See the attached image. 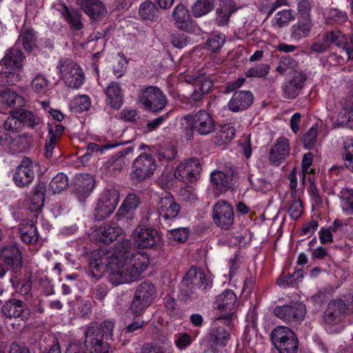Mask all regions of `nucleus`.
Here are the masks:
<instances>
[{
	"label": "nucleus",
	"instance_id": "obj_1",
	"mask_svg": "<svg viewBox=\"0 0 353 353\" xmlns=\"http://www.w3.org/2000/svg\"><path fill=\"white\" fill-rule=\"evenodd\" d=\"M149 265L150 259L148 253L135 249L123 269L112 271L109 281L114 285L129 284L137 281Z\"/></svg>",
	"mask_w": 353,
	"mask_h": 353
},
{
	"label": "nucleus",
	"instance_id": "obj_2",
	"mask_svg": "<svg viewBox=\"0 0 353 353\" xmlns=\"http://www.w3.org/2000/svg\"><path fill=\"white\" fill-rule=\"evenodd\" d=\"M114 323L105 321L103 323H93L85 332V347L89 353H112L110 345L103 341L112 339Z\"/></svg>",
	"mask_w": 353,
	"mask_h": 353
},
{
	"label": "nucleus",
	"instance_id": "obj_3",
	"mask_svg": "<svg viewBox=\"0 0 353 353\" xmlns=\"http://www.w3.org/2000/svg\"><path fill=\"white\" fill-rule=\"evenodd\" d=\"M25 59L23 52L19 48L13 47L6 50L0 61V65L13 71L0 70L1 86L14 85L21 80L23 62Z\"/></svg>",
	"mask_w": 353,
	"mask_h": 353
},
{
	"label": "nucleus",
	"instance_id": "obj_4",
	"mask_svg": "<svg viewBox=\"0 0 353 353\" xmlns=\"http://www.w3.org/2000/svg\"><path fill=\"white\" fill-rule=\"evenodd\" d=\"M23 265L22 252L17 245H7L0 250V278L3 276L7 269L11 270L9 279L12 287H18L21 279V274Z\"/></svg>",
	"mask_w": 353,
	"mask_h": 353
},
{
	"label": "nucleus",
	"instance_id": "obj_5",
	"mask_svg": "<svg viewBox=\"0 0 353 353\" xmlns=\"http://www.w3.org/2000/svg\"><path fill=\"white\" fill-rule=\"evenodd\" d=\"M42 119L32 111L25 108H14L10 112L9 117L4 121L3 127L5 130L19 133L23 130L37 131L41 129Z\"/></svg>",
	"mask_w": 353,
	"mask_h": 353
},
{
	"label": "nucleus",
	"instance_id": "obj_6",
	"mask_svg": "<svg viewBox=\"0 0 353 353\" xmlns=\"http://www.w3.org/2000/svg\"><path fill=\"white\" fill-rule=\"evenodd\" d=\"M187 125L183 130L184 137L186 140H192L194 133L196 132L201 136H206L215 130V121L212 115L205 110H201L194 114L184 116Z\"/></svg>",
	"mask_w": 353,
	"mask_h": 353
},
{
	"label": "nucleus",
	"instance_id": "obj_7",
	"mask_svg": "<svg viewBox=\"0 0 353 353\" xmlns=\"http://www.w3.org/2000/svg\"><path fill=\"white\" fill-rule=\"evenodd\" d=\"M245 82L244 77L238 78L228 81L224 86V94L234 92L231 99L228 102V110L234 113L248 110L254 102V94L250 90H236Z\"/></svg>",
	"mask_w": 353,
	"mask_h": 353
},
{
	"label": "nucleus",
	"instance_id": "obj_8",
	"mask_svg": "<svg viewBox=\"0 0 353 353\" xmlns=\"http://www.w3.org/2000/svg\"><path fill=\"white\" fill-rule=\"evenodd\" d=\"M352 314L353 293H348L329 302L323 320L326 325L334 326L343 322L345 316Z\"/></svg>",
	"mask_w": 353,
	"mask_h": 353
},
{
	"label": "nucleus",
	"instance_id": "obj_9",
	"mask_svg": "<svg viewBox=\"0 0 353 353\" xmlns=\"http://www.w3.org/2000/svg\"><path fill=\"white\" fill-rule=\"evenodd\" d=\"M271 341L279 353H297L299 339L289 327L279 325L274 327L270 334Z\"/></svg>",
	"mask_w": 353,
	"mask_h": 353
},
{
	"label": "nucleus",
	"instance_id": "obj_10",
	"mask_svg": "<svg viewBox=\"0 0 353 353\" xmlns=\"http://www.w3.org/2000/svg\"><path fill=\"white\" fill-rule=\"evenodd\" d=\"M185 80L193 85V91L190 97L181 99V107L186 110H191L194 107V102L201 101L205 94L212 90L214 83L208 77H192L186 75Z\"/></svg>",
	"mask_w": 353,
	"mask_h": 353
},
{
	"label": "nucleus",
	"instance_id": "obj_11",
	"mask_svg": "<svg viewBox=\"0 0 353 353\" xmlns=\"http://www.w3.org/2000/svg\"><path fill=\"white\" fill-rule=\"evenodd\" d=\"M274 314L291 327L301 324L306 314L305 305L300 301H292L288 304L278 305L274 308Z\"/></svg>",
	"mask_w": 353,
	"mask_h": 353
},
{
	"label": "nucleus",
	"instance_id": "obj_12",
	"mask_svg": "<svg viewBox=\"0 0 353 353\" xmlns=\"http://www.w3.org/2000/svg\"><path fill=\"white\" fill-rule=\"evenodd\" d=\"M139 102L146 111L158 113L165 108L168 99L160 88L150 85L142 91Z\"/></svg>",
	"mask_w": 353,
	"mask_h": 353
},
{
	"label": "nucleus",
	"instance_id": "obj_13",
	"mask_svg": "<svg viewBox=\"0 0 353 353\" xmlns=\"http://www.w3.org/2000/svg\"><path fill=\"white\" fill-rule=\"evenodd\" d=\"M38 162L30 157H23L12 174L14 183L18 188L28 187L34 181L35 174L39 170Z\"/></svg>",
	"mask_w": 353,
	"mask_h": 353
},
{
	"label": "nucleus",
	"instance_id": "obj_14",
	"mask_svg": "<svg viewBox=\"0 0 353 353\" xmlns=\"http://www.w3.org/2000/svg\"><path fill=\"white\" fill-rule=\"evenodd\" d=\"M157 168L155 158L150 153L142 152L134 161L131 176L137 182L151 177Z\"/></svg>",
	"mask_w": 353,
	"mask_h": 353
},
{
	"label": "nucleus",
	"instance_id": "obj_15",
	"mask_svg": "<svg viewBox=\"0 0 353 353\" xmlns=\"http://www.w3.org/2000/svg\"><path fill=\"white\" fill-rule=\"evenodd\" d=\"M307 73L301 70H294L281 85L282 96L286 99L296 98L305 85Z\"/></svg>",
	"mask_w": 353,
	"mask_h": 353
},
{
	"label": "nucleus",
	"instance_id": "obj_16",
	"mask_svg": "<svg viewBox=\"0 0 353 353\" xmlns=\"http://www.w3.org/2000/svg\"><path fill=\"white\" fill-rule=\"evenodd\" d=\"M134 244L139 248H152L159 243L161 235L159 231L152 226L139 224L132 233Z\"/></svg>",
	"mask_w": 353,
	"mask_h": 353
},
{
	"label": "nucleus",
	"instance_id": "obj_17",
	"mask_svg": "<svg viewBox=\"0 0 353 353\" xmlns=\"http://www.w3.org/2000/svg\"><path fill=\"white\" fill-rule=\"evenodd\" d=\"M212 219L219 228L225 230H230L234 219L232 205L225 200L218 201L213 207Z\"/></svg>",
	"mask_w": 353,
	"mask_h": 353
},
{
	"label": "nucleus",
	"instance_id": "obj_18",
	"mask_svg": "<svg viewBox=\"0 0 353 353\" xmlns=\"http://www.w3.org/2000/svg\"><path fill=\"white\" fill-rule=\"evenodd\" d=\"M230 325V324L229 325ZM228 323L225 319L217 316L212 322L208 334V342L211 347H225L230 339Z\"/></svg>",
	"mask_w": 353,
	"mask_h": 353
},
{
	"label": "nucleus",
	"instance_id": "obj_19",
	"mask_svg": "<svg viewBox=\"0 0 353 353\" xmlns=\"http://www.w3.org/2000/svg\"><path fill=\"white\" fill-rule=\"evenodd\" d=\"M236 301V295L228 288L216 298L215 308L217 310V316L220 319H225L228 326L231 324L233 310Z\"/></svg>",
	"mask_w": 353,
	"mask_h": 353
},
{
	"label": "nucleus",
	"instance_id": "obj_20",
	"mask_svg": "<svg viewBox=\"0 0 353 353\" xmlns=\"http://www.w3.org/2000/svg\"><path fill=\"white\" fill-rule=\"evenodd\" d=\"M135 250L130 240L125 239L117 243L110 256L108 264L115 265L117 270H122L129 262Z\"/></svg>",
	"mask_w": 353,
	"mask_h": 353
},
{
	"label": "nucleus",
	"instance_id": "obj_21",
	"mask_svg": "<svg viewBox=\"0 0 353 353\" xmlns=\"http://www.w3.org/2000/svg\"><path fill=\"white\" fill-rule=\"evenodd\" d=\"M172 17L177 28L180 30L188 34H199L201 32V28L196 22L191 18L189 10L184 5H177L172 12Z\"/></svg>",
	"mask_w": 353,
	"mask_h": 353
},
{
	"label": "nucleus",
	"instance_id": "obj_22",
	"mask_svg": "<svg viewBox=\"0 0 353 353\" xmlns=\"http://www.w3.org/2000/svg\"><path fill=\"white\" fill-rule=\"evenodd\" d=\"M201 170L199 159L191 158L178 165L174 176L185 183H192L199 178Z\"/></svg>",
	"mask_w": 353,
	"mask_h": 353
},
{
	"label": "nucleus",
	"instance_id": "obj_23",
	"mask_svg": "<svg viewBox=\"0 0 353 353\" xmlns=\"http://www.w3.org/2000/svg\"><path fill=\"white\" fill-rule=\"evenodd\" d=\"M155 296V288H137L130 310L136 317L141 316L151 305Z\"/></svg>",
	"mask_w": 353,
	"mask_h": 353
},
{
	"label": "nucleus",
	"instance_id": "obj_24",
	"mask_svg": "<svg viewBox=\"0 0 353 353\" xmlns=\"http://www.w3.org/2000/svg\"><path fill=\"white\" fill-rule=\"evenodd\" d=\"M181 211L180 205L176 203L173 196H168L161 198L159 203L158 216L161 224L171 223L176 220Z\"/></svg>",
	"mask_w": 353,
	"mask_h": 353
},
{
	"label": "nucleus",
	"instance_id": "obj_25",
	"mask_svg": "<svg viewBox=\"0 0 353 353\" xmlns=\"http://www.w3.org/2000/svg\"><path fill=\"white\" fill-rule=\"evenodd\" d=\"M55 10L60 13L61 17L68 23L72 30L79 31L83 28L82 15L78 10L69 8L63 1L57 3Z\"/></svg>",
	"mask_w": 353,
	"mask_h": 353
},
{
	"label": "nucleus",
	"instance_id": "obj_26",
	"mask_svg": "<svg viewBox=\"0 0 353 353\" xmlns=\"http://www.w3.org/2000/svg\"><path fill=\"white\" fill-rule=\"evenodd\" d=\"M210 181L214 193L219 196L232 189V176L221 170H214L210 173Z\"/></svg>",
	"mask_w": 353,
	"mask_h": 353
},
{
	"label": "nucleus",
	"instance_id": "obj_27",
	"mask_svg": "<svg viewBox=\"0 0 353 353\" xmlns=\"http://www.w3.org/2000/svg\"><path fill=\"white\" fill-rule=\"evenodd\" d=\"M124 92L120 83L116 81L110 82L104 90L106 105L112 109L119 110L123 105Z\"/></svg>",
	"mask_w": 353,
	"mask_h": 353
},
{
	"label": "nucleus",
	"instance_id": "obj_28",
	"mask_svg": "<svg viewBox=\"0 0 353 353\" xmlns=\"http://www.w3.org/2000/svg\"><path fill=\"white\" fill-rule=\"evenodd\" d=\"M3 314L9 319L19 318L22 321L27 320L31 314L30 309L21 301L10 299L2 306Z\"/></svg>",
	"mask_w": 353,
	"mask_h": 353
},
{
	"label": "nucleus",
	"instance_id": "obj_29",
	"mask_svg": "<svg viewBox=\"0 0 353 353\" xmlns=\"http://www.w3.org/2000/svg\"><path fill=\"white\" fill-rule=\"evenodd\" d=\"M134 150V146L130 145L112 156L108 162L107 172L113 177L118 176L125 165V158L132 155Z\"/></svg>",
	"mask_w": 353,
	"mask_h": 353
},
{
	"label": "nucleus",
	"instance_id": "obj_30",
	"mask_svg": "<svg viewBox=\"0 0 353 353\" xmlns=\"http://www.w3.org/2000/svg\"><path fill=\"white\" fill-rule=\"evenodd\" d=\"M95 240L99 243L108 245L121 234L122 229L115 224L105 223L95 230Z\"/></svg>",
	"mask_w": 353,
	"mask_h": 353
},
{
	"label": "nucleus",
	"instance_id": "obj_31",
	"mask_svg": "<svg viewBox=\"0 0 353 353\" xmlns=\"http://www.w3.org/2000/svg\"><path fill=\"white\" fill-rule=\"evenodd\" d=\"M290 154V142L285 137H279L270 152V161L278 166L284 162Z\"/></svg>",
	"mask_w": 353,
	"mask_h": 353
},
{
	"label": "nucleus",
	"instance_id": "obj_32",
	"mask_svg": "<svg viewBox=\"0 0 353 353\" xmlns=\"http://www.w3.org/2000/svg\"><path fill=\"white\" fill-rule=\"evenodd\" d=\"M79 5L91 20L101 21L107 12L104 4L99 0H80Z\"/></svg>",
	"mask_w": 353,
	"mask_h": 353
},
{
	"label": "nucleus",
	"instance_id": "obj_33",
	"mask_svg": "<svg viewBox=\"0 0 353 353\" xmlns=\"http://www.w3.org/2000/svg\"><path fill=\"white\" fill-rule=\"evenodd\" d=\"M73 185L77 194L87 198L94 188V179L91 174L81 173L76 175Z\"/></svg>",
	"mask_w": 353,
	"mask_h": 353
},
{
	"label": "nucleus",
	"instance_id": "obj_34",
	"mask_svg": "<svg viewBox=\"0 0 353 353\" xmlns=\"http://www.w3.org/2000/svg\"><path fill=\"white\" fill-rule=\"evenodd\" d=\"M19 234L21 241L25 243L35 245L39 241V234L32 220L22 221L19 225Z\"/></svg>",
	"mask_w": 353,
	"mask_h": 353
},
{
	"label": "nucleus",
	"instance_id": "obj_35",
	"mask_svg": "<svg viewBox=\"0 0 353 353\" xmlns=\"http://www.w3.org/2000/svg\"><path fill=\"white\" fill-rule=\"evenodd\" d=\"M209 283L204 272L195 267H191L181 281L182 287H208Z\"/></svg>",
	"mask_w": 353,
	"mask_h": 353
},
{
	"label": "nucleus",
	"instance_id": "obj_36",
	"mask_svg": "<svg viewBox=\"0 0 353 353\" xmlns=\"http://www.w3.org/2000/svg\"><path fill=\"white\" fill-rule=\"evenodd\" d=\"M65 130V128L60 123L55 124L54 127L48 125L44 150V154L46 158H51L52 157L53 150Z\"/></svg>",
	"mask_w": 353,
	"mask_h": 353
},
{
	"label": "nucleus",
	"instance_id": "obj_37",
	"mask_svg": "<svg viewBox=\"0 0 353 353\" xmlns=\"http://www.w3.org/2000/svg\"><path fill=\"white\" fill-rule=\"evenodd\" d=\"M236 10V6L233 0H222L216 10L217 25L219 26L228 25L232 14Z\"/></svg>",
	"mask_w": 353,
	"mask_h": 353
},
{
	"label": "nucleus",
	"instance_id": "obj_38",
	"mask_svg": "<svg viewBox=\"0 0 353 353\" xmlns=\"http://www.w3.org/2000/svg\"><path fill=\"white\" fill-rule=\"evenodd\" d=\"M313 26L312 20L297 19V22L290 28L291 39L299 41L308 37Z\"/></svg>",
	"mask_w": 353,
	"mask_h": 353
},
{
	"label": "nucleus",
	"instance_id": "obj_39",
	"mask_svg": "<svg viewBox=\"0 0 353 353\" xmlns=\"http://www.w3.org/2000/svg\"><path fill=\"white\" fill-rule=\"evenodd\" d=\"M139 15L142 21L156 22L159 19L160 11L153 2L147 0L139 6Z\"/></svg>",
	"mask_w": 353,
	"mask_h": 353
},
{
	"label": "nucleus",
	"instance_id": "obj_40",
	"mask_svg": "<svg viewBox=\"0 0 353 353\" xmlns=\"http://www.w3.org/2000/svg\"><path fill=\"white\" fill-rule=\"evenodd\" d=\"M46 191V183L39 182L32 190V194L30 199V209L31 211L37 212L41 210L45 201V192Z\"/></svg>",
	"mask_w": 353,
	"mask_h": 353
},
{
	"label": "nucleus",
	"instance_id": "obj_41",
	"mask_svg": "<svg viewBox=\"0 0 353 353\" xmlns=\"http://www.w3.org/2000/svg\"><path fill=\"white\" fill-rule=\"evenodd\" d=\"M139 202L137 194L132 193L128 194L116 214L118 219H121L127 216L128 214L132 213L138 208Z\"/></svg>",
	"mask_w": 353,
	"mask_h": 353
},
{
	"label": "nucleus",
	"instance_id": "obj_42",
	"mask_svg": "<svg viewBox=\"0 0 353 353\" xmlns=\"http://www.w3.org/2000/svg\"><path fill=\"white\" fill-rule=\"evenodd\" d=\"M19 41H21L23 48L26 52H32L37 48L36 32L32 28L22 30L19 37Z\"/></svg>",
	"mask_w": 353,
	"mask_h": 353
},
{
	"label": "nucleus",
	"instance_id": "obj_43",
	"mask_svg": "<svg viewBox=\"0 0 353 353\" xmlns=\"http://www.w3.org/2000/svg\"><path fill=\"white\" fill-rule=\"evenodd\" d=\"M345 167L353 172V137H347L343 140L341 151Z\"/></svg>",
	"mask_w": 353,
	"mask_h": 353
},
{
	"label": "nucleus",
	"instance_id": "obj_44",
	"mask_svg": "<svg viewBox=\"0 0 353 353\" xmlns=\"http://www.w3.org/2000/svg\"><path fill=\"white\" fill-rule=\"evenodd\" d=\"M215 0H197L192 6L191 11L195 17H203L214 8Z\"/></svg>",
	"mask_w": 353,
	"mask_h": 353
},
{
	"label": "nucleus",
	"instance_id": "obj_45",
	"mask_svg": "<svg viewBox=\"0 0 353 353\" xmlns=\"http://www.w3.org/2000/svg\"><path fill=\"white\" fill-rule=\"evenodd\" d=\"M68 178L63 172H59L51 180L49 184V190L52 194H59L68 188Z\"/></svg>",
	"mask_w": 353,
	"mask_h": 353
},
{
	"label": "nucleus",
	"instance_id": "obj_46",
	"mask_svg": "<svg viewBox=\"0 0 353 353\" xmlns=\"http://www.w3.org/2000/svg\"><path fill=\"white\" fill-rule=\"evenodd\" d=\"M190 233L188 228L180 227L168 230L166 236L170 243L174 242L176 244H181L188 240Z\"/></svg>",
	"mask_w": 353,
	"mask_h": 353
},
{
	"label": "nucleus",
	"instance_id": "obj_47",
	"mask_svg": "<svg viewBox=\"0 0 353 353\" xmlns=\"http://www.w3.org/2000/svg\"><path fill=\"white\" fill-rule=\"evenodd\" d=\"M107 268V264L100 257L91 259L89 262L88 274L96 280L99 279Z\"/></svg>",
	"mask_w": 353,
	"mask_h": 353
},
{
	"label": "nucleus",
	"instance_id": "obj_48",
	"mask_svg": "<svg viewBox=\"0 0 353 353\" xmlns=\"http://www.w3.org/2000/svg\"><path fill=\"white\" fill-rule=\"evenodd\" d=\"M340 199L342 211L347 215H353V189L343 188Z\"/></svg>",
	"mask_w": 353,
	"mask_h": 353
},
{
	"label": "nucleus",
	"instance_id": "obj_49",
	"mask_svg": "<svg viewBox=\"0 0 353 353\" xmlns=\"http://www.w3.org/2000/svg\"><path fill=\"white\" fill-rule=\"evenodd\" d=\"M99 197L103 201L105 204L113 207L115 210L119 200L120 194L119 192L114 189H105L99 195Z\"/></svg>",
	"mask_w": 353,
	"mask_h": 353
},
{
	"label": "nucleus",
	"instance_id": "obj_50",
	"mask_svg": "<svg viewBox=\"0 0 353 353\" xmlns=\"http://www.w3.org/2000/svg\"><path fill=\"white\" fill-rule=\"evenodd\" d=\"M123 144H124V142L121 141H108L102 145H100L96 143H90L87 146L86 151L91 155L94 152L97 154L99 153V154H103L106 150L115 148Z\"/></svg>",
	"mask_w": 353,
	"mask_h": 353
},
{
	"label": "nucleus",
	"instance_id": "obj_51",
	"mask_svg": "<svg viewBox=\"0 0 353 353\" xmlns=\"http://www.w3.org/2000/svg\"><path fill=\"white\" fill-rule=\"evenodd\" d=\"M347 20V15L345 12L333 8L329 9L326 17V23L327 25H341Z\"/></svg>",
	"mask_w": 353,
	"mask_h": 353
},
{
	"label": "nucleus",
	"instance_id": "obj_52",
	"mask_svg": "<svg viewBox=\"0 0 353 353\" xmlns=\"http://www.w3.org/2000/svg\"><path fill=\"white\" fill-rule=\"evenodd\" d=\"M32 139V134L27 132L18 135L12 139V143L14 146H17L16 151L25 152L30 149Z\"/></svg>",
	"mask_w": 353,
	"mask_h": 353
},
{
	"label": "nucleus",
	"instance_id": "obj_53",
	"mask_svg": "<svg viewBox=\"0 0 353 353\" xmlns=\"http://www.w3.org/2000/svg\"><path fill=\"white\" fill-rule=\"evenodd\" d=\"M98 197L93 215L95 221H101L110 216L114 211L113 207L108 205Z\"/></svg>",
	"mask_w": 353,
	"mask_h": 353
},
{
	"label": "nucleus",
	"instance_id": "obj_54",
	"mask_svg": "<svg viewBox=\"0 0 353 353\" xmlns=\"http://www.w3.org/2000/svg\"><path fill=\"white\" fill-rule=\"evenodd\" d=\"M347 39L348 37L340 30L331 31L328 32L325 37L327 42L330 44H334L343 50H345V46L347 45Z\"/></svg>",
	"mask_w": 353,
	"mask_h": 353
},
{
	"label": "nucleus",
	"instance_id": "obj_55",
	"mask_svg": "<svg viewBox=\"0 0 353 353\" xmlns=\"http://www.w3.org/2000/svg\"><path fill=\"white\" fill-rule=\"evenodd\" d=\"M81 68L75 62L71 60H66L61 64L60 71L65 83L68 82V77H72L77 72H81Z\"/></svg>",
	"mask_w": 353,
	"mask_h": 353
},
{
	"label": "nucleus",
	"instance_id": "obj_56",
	"mask_svg": "<svg viewBox=\"0 0 353 353\" xmlns=\"http://www.w3.org/2000/svg\"><path fill=\"white\" fill-rule=\"evenodd\" d=\"M318 137V130L316 127H311L303 135L301 141L303 148L306 150H311L314 148Z\"/></svg>",
	"mask_w": 353,
	"mask_h": 353
},
{
	"label": "nucleus",
	"instance_id": "obj_57",
	"mask_svg": "<svg viewBox=\"0 0 353 353\" xmlns=\"http://www.w3.org/2000/svg\"><path fill=\"white\" fill-rule=\"evenodd\" d=\"M0 98L2 103L9 106L15 105L17 102L19 104L23 102L21 97L10 88L1 91Z\"/></svg>",
	"mask_w": 353,
	"mask_h": 353
},
{
	"label": "nucleus",
	"instance_id": "obj_58",
	"mask_svg": "<svg viewBox=\"0 0 353 353\" xmlns=\"http://www.w3.org/2000/svg\"><path fill=\"white\" fill-rule=\"evenodd\" d=\"M270 66L267 63H259L254 67L249 68L245 75L248 78H264L270 72Z\"/></svg>",
	"mask_w": 353,
	"mask_h": 353
},
{
	"label": "nucleus",
	"instance_id": "obj_59",
	"mask_svg": "<svg viewBox=\"0 0 353 353\" xmlns=\"http://www.w3.org/2000/svg\"><path fill=\"white\" fill-rule=\"evenodd\" d=\"M90 106V98L86 94L78 95L72 101V108L76 112L88 111Z\"/></svg>",
	"mask_w": 353,
	"mask_h": 353
},
{
	"label": "nucleus",
	"instance_id": "obj_60",
	"mask_svg": "<svg viewBox=\"0 0 353 353\" xmlns=\"http://www.w3.org/2000/svg\"><path fill=\"white\" fill-rule=\"evenodd\" d=\"M225 43V35L222 33L212 35L206 42L209 50L216 52L219 51Z\"/></svg>",
	"mask_w": 353,
	"mask_h": 353
},
{
	"label": "nucleus",
	"instance_id": "obj_61",
	"mask_svg": "<svg viewBox=\"0 0 353 353\" xmlns=\"http://www.w3.org/2000/svg\"><path fill=\"white\" fill-rule=\"evenodd\" d=\"M311 10L308 0H300L297 3V19L312 20Z\"/></svg>",
	"mask_w": 353,
	"mask_h": 353
},
{
	"label": "nucleus",
	"instance_id": "obj_62",
	"mask_svg": "<svg viewBox=\"0 0 353 353\" xmlns=\"http://www.w3.org/2000/svg\"><path fill=\"white\" fill-rule=\"evenodd\" d=\"M50 81L42 74H37L31 81L32 89L38 93H43L48 90Z\"/></svg>",
	"mask_w": 353,
	"mask_h": 353
},
{
	"label": "nucleus",
	"instance_id": "obj_63",
	"mask_svg": "<svg viewBox=\"0 0 353 353\" xmlns=\"http://www.w3.org/2000/svg\"><path fill=\"white\" fill-rule=\"evenodd\" d=\"M294 19V17L291 10L283 9L276 13L273 20H275L278 27L282 28Z\"/></svg>",
	"mask_w": 353,
	"mask_h": 353
},
{
	"label": "nucleus",
	"instance_id": "obj_64",
	"mask_svg": "<svg viewBox=\"0 0 353 353\" xmlns=\"http://www.w3.org/2000/svg\"><path fill=\"white\" fill-rule=\"evenodd\" d=\"M342 110L347 121H350L351 114L353 112V89L350 91L348 95L341 101Z\"/></svg>",
	"mask_w": 353,
	"mask_h": 353
}]
</instances>
